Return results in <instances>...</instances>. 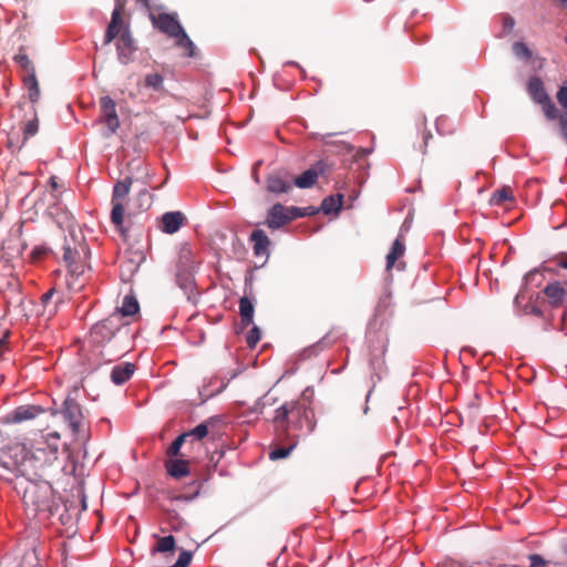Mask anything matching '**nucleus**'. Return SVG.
Segmentation results:
<instances>
[{
	"label": "nucleus",
	"mask_w": 567,
	"mask_h": 567,
	"mask_svg": "<svg viewBox=\"0 0 567 567\" xmlns=\"http://www.w3.org/2000/svg\"><path fill=\"white\" fill-rule=\"evenodd\" d=\"M128 323L118 313H112L91 328V339L96 346V354L104 361H113L128 351Z\"/></svg>",
	"instance_id": "1"
},
{
	"label": "nucleus",
	"mask_w": 567,
	"mask_h": 567,
	"mask_svg": "<svg viewBox=\"0 0 567 567\" xmlns=\"http://www.w3.org/2000/svg\"><path fill=\"white\" fill-rule=\"evenodd\" d=\"M22 443L24 447L23 453H21V462H23L22 476H25L30 472L49 465L58 458L61 435L58 431H50L48 433H41L31 445L23 441Z\"/></svg>",
	"instance_id": "2"
},
{
	"label": "nucleus",
	"mask_w": 567,
	"mask_h": 567,
	"mask_svg": "<svg viewBox=\"0 0 567 567\" xmlns=\"http://www.w3.org/2000/svg\"><path fill=\"white\" fill-rule=\"evenodd\" d=\"M62 259L65 262L72 277H80L89 267L90 249L85 238L80 230L69 229V235L64 238L62 246Z\"/></svg>",
	"instance_id": "3"
},
{
	"label": "nucleus",
	"mask_w": 567,
	"mask_h": 567,
	"mask_svg": "<svg viewBox=\"0 0 567 567\" xmlns=\"http://www.w3.org/2000/svg\"><path fill=\"white\" fill-rule=\"evenodd\" d=\"M22 501L28 509L34 513H51L54 506L53 488L47 481L24 478L20 482Z\"/></svg>",
	"instance_id": "4"
},
{
	"label": "nucleus",
	"mask_w": 567,
	"mask_h": 567,
	"mask_svg": "<svg viewBox=\"0 0 567 567\" xmlns=\"http://www.w3.org/2000/svg\"><path fill=\"white\" fill-rule=\"evenodd\" d=\"M24 447L22 441L10 440L0 431V477L11 480L23 474L21 453Z\"/></svg>",
	"instance_id": "5"
},
{
	"label": "nucleus",
	"mask_w": 567,
	"mask_h": 567,
	"mask_svg": "<svg viewBox=\"0 0 567 567\" xmlns=\"http://www.w3.org/2000/svg\"><path fill=\"white\" fill-rule=\"evenodd\" d=\"M133 179L132 177H125L124 179L117 181L113 187V194H112V212H111V220L112 223L121 227L124 221V203L126 200V197L130 194L131 186H132Z\"/></svg>",
	"instance_id": "6"
},
{
	"label": "nucleus",
	"mask_w": 567,
	"mask_h": 567,
	"mask_svg": "<svg viewBox=\"0 0 567 567\" xmlns=\"http://www.w3.org/2000/svg\"><path fill=\"white\" fill-rule=\"evenodd\" d=\"M195 266L194 251L187 244L182 245L177 260V281L184 289L192 287V271Z\"/></svg>",
	"instance_id": "7"
},
{
	"label": "nucleus",
	"mask_w": 567,
	"mask_h": 567,
	"mask_svg": "<svg viewBox=\"0 0 567 567\" xmlns=\"http://www.w3.org/2000/svg\"><path fill=\"white\" fill-rule=\"evenodd\" d=\"M150 19L154 28L171 38L177 37L178 33H182L183 27L178 22L176 13H151Z\"/></svg>",
	"instance_id": "8"
},
{
	"label": "nucleus",
	"mask_w": 567,
	"mask_h": 567,
	"mask_svg": "<svg viewBox=\"0 0 567 567\" xmlns=\"http://www.w3.org/2000/svg\"><path fill=\"white\" fill-rule=\"evenodd\" d=\"M101 106V121L105 123L107 127L106 136H111L116 133L120 127V120L116 112V104L110 96H102L100 99Z\"/></svg>",
	"instance_id": "9"
},
{
	"label": "nucleus",
	"mask_w": 567,
	"mask_h": 567,
	"mask_svg": "<svg viewBox=\"0 0 567 567\" xmlns=\"http://www.w3.org/2000/svg\"><path fill=\"white\" fill-rule=\"evenodd\" d=\"M43 412V409L37 404L20 405L3 416V423L18 424L35 419Z\"/></svg>",
	"instance_id": "10"
},
{
	"label": "nucleus",
	"mask_w": 567,
	"mask_h": 567,
	"mask_svg": "<svg viewBox=\"0 0 567 567\" xmlns=\"http://www.w3.org/2000/svg\"><path fill=\"white\" fill-rule=\"evenodd\" d=\"M125 31L131 32L130 24L125 22L123 13H118V11H113L111 21L105 31L103 44L109 45L114 39L125 33Z\"/></svg>",
	"instance_id": "11"
},
{
	"label": "nucleus",
	"mask_w": 567,
	"mask_h": 567,
	"mask_svg": "<svg viewBox=\"0 0 567 567\" xmlns=\"http://www.w3.org/2000/svg\"><path fill=\"white\" fill-rule=\"evenodd\" d=\"M61 400L63 405L62 413L75 432L79 430L83 417L81 406L74 399L70 398V395H63Z\"/></svg>",
	"instance_id": "12"
},
{
	"label": "nucleus",
	"mask_w": 567,
	"mask_h": 567,
	"mask_svg": "<svg viewBox=\"0 0 567 567\" xmlns=\"http://www.w3.org/2000/svg\"><path fill=\"white\" fill-rule=\"evenodd\" d=\"M116 41V51H117V58L118 61L122 64H128L133 61V55L137 50V47L135 45V41L132 37L131 32L123 33L121 37H117Z\"/></svg>",
	"instance_id": "13"
},
{
	"label": "nucleus",
	"mask_w": 567,
	"mask_h": 567,
	"mask_svg": "<svg viewBox=\"0 0 567 567\" xmlns=\"http://www.w3.org/2000/svg\"><path fill=\"white\" fill-rule=\"evenodd\" d=\"M544 293L549 305L554 308L561 307L567 302V289L558 281L548 284L544 289Z\"/></svg>",
	"instance_id": "14"
},
{
	"label": "nucleus",
	"mask_w": 567,
	"mask_h": 567,
	"mask_svg": "<svg viewBox=\"0 0 567 567\" xmlns=\"http://www.w3.org/2000/svg\"><path fill=\"white\" fill-rule=\"evenodd\" d=\"M288 223H290L289 214L286 212V208L281 204H275L269 209L267 219L265 221V224L271 229L280 228Z\"/></svg>",
	"instance_id": "15"
},
{
	"label": "nucleus",
	"mask_w": 567,
	"mask_h": 567,
	"mask_svg": "<svg viewBox=\"0 0 567 567\" xmlns=\"http://www.w3.org/2000/svg\"><path fill=\"white\" fill-rule=\"evenodd\" d=\"M135 370H136V367L133 363H130V362L120 363L112 368L110 378L116 386H121V385L125 384L132 378Z\"/></svg>",
	"instance_id": "16"
},
{
	"label": "nucleus",
	"mask_w": 567,
	"mask_h": 567,
	"mask_svg": "<svg viewBox=\"0 0 567 567\" xmlns=\"http://www.w3.org/2000/svg\"><path fill=\"white\" fill-rule=\"evenodd\" d=\"M185 220L186 217L182 212L165 213L161 218V229L166 234H174L185 224Z\"/></svg>",
	"instance_id": "17"
},
{
	"label": "nucleus",
	"mask_w": 567,
	"mask_h": 567,
	"mask_svg": "<svg viewBox=\"0 0 567 567\" xmlns=\"http://www.w3.org/2000/svg\"><path fill=\"white\" fill-rule=\"evenodd\" d=\"M405 238L403 235H399L393 241L390 251L386 255L385 270L389 272L395 266V262L402 258L405 254Z\"/></svg>",
	"instance_id": "18"
},
{
	"label": "nucleus",
	"mask_w": 567,
	"mask_h": 567,
	"mask_svg": "<svg viewBox=\"0 0 567 567\" xmlns=\"http://www.w3.org/2000/svg\"><path fill=\"white\" fill-rule=\"evenodd\" d=\"M267 190L274 194L288 193L291 189V179L279 173L269 175L266 179Z\"/></svg>",
	"instance_id": "19"
},
{
	"label": "nucleus",
	"mask_w": 567,
	"mask_h": 567,
	"mask_svg": "<svg viewBox=\"0 0 567 567\" xmlns=\"http://www.w3.org/2000/svg\"><path fill=\"white\" fill-rule=\"evenodd\" d=\"M250 241L254 244V254L256 256H266L268 255V249L270 246V239L266 235V233L261 229H255L250 235Z\"/></svg>",
	"instance_id": "20"
},
{
	"label": "nucleus",
	"mask_w": 567,
	"mask_h": 567,
	"mask_svg": "<svg viewBox=\"0 0 567 567\" xmlns=\"http://www.w3.org/2000/svg\"><path fill=\"white\" fill-rule=\"evenodd\" d=\"M527 92L537 104L546 101L549 97L545 91L543 81L538 76H533L529 79L527 83Z\"/></svg>",
	"instance_id": "21"
},
{
	"label": "nucleus",
	"mask_w": 567,
	"mask_h": 567,
	"mask_svg": "<svg viewBox=\"0 0 567 567\" xmlns=\"http://www.w3.org/2000/svg\"><path fill=\"white\" fill-rule=\"evenodd\" d=\"M140 311V305L135 296L127 295L123 298L122 306L116 309L113 313H118L121 320L123 317H131L137 315Z\"/></svg>",
	"instance_id": "22"
},
{
	"label": "nucleus",
	"mask_w": 567,
	"mask_h": 567,
	"mask_svg": "<svg viewBox=\"0 0 567 567\" xmlns=\"http://www.w3.org/2000/svg\"><path fill=\"white\" fill-rule=\"evenodd\" d=\"M254 311L255 307L251 300L244 296L239 300V315H240V323L243 328H246L254 322Z\"/></svg>",
	"instance_id": "23"
},
{
	"label": "nucleus",
	"mask_w": 567,
	"mask_h": 567,
	"mask_svg": "<svg viewBox=\"0 0 567 567\" xmlns=\"http://www.w3.org/2000/svg\"><path fill=\"white\" fill-rule=\"evenodd\" d=\"M168 474L175 478H182L189 474V463L186 460L176 458L166 463Z\"/></svg>",
	"instance_id": "24"
},
{
	"label": "nucleus",
	"mask_w": 567,
	"mask_h": 567,
	"mask_svg": "<svg viewBox=\"0 0 567 567\" xmlns=\"http://www.w3.org/2000/svg\"><path fill=\"white\" fill-rule=\"evenodd\" d=\"M507 202H514V193L509 186H504L497 190H495L489 199V204L493 206H502Z\"/></svg>",
	"instance_id": "25"
},
{
	"label": "nucleus",
	"mask_w": 567,
	"mask_h": 567,
	"mask_svg": "<svg viewBox=\"0 0 567 567\" xmlns=\"http://www.w3.org/2000/svg\"><path fill=\"white\" fill-rule=\"evenodd\" d=\"M24 85L29 91V99L32 103L38 102L40 97V86L35 76L34 66L31 65V72L24 78Z\"/></svg>",
	"instance_id": "26"
},
{
	"label": "nucleus",
	"mask_w": 567,
	"mask_h": 567,
	"mask_svg": "<svg viewBox=\"0 0 567 567\" xmlns=\"http://www.w3.org/2000/svg\"><path fill=\"white\" fill-rule=\"evenodd\" d=\"M343 195L337 194L326 197L322 203L320 209L329 215L331 213H338L342 207Z\"/></svg>",
	"instance_id": "27"
},
{
	"label": "nucleus",
	"mask_w": 567,
	"mask_h": 567,
	"mask_svg": "<svg viewBox=\"0 0 567 567\" xmlns=\"http://www.w3.org/2000/svg\"><path fill=\"white\" fill-rule=\"evenodd\" d=\"M215 424L216 417H210L195 426L193 430L185 432L184 434H187V437L193 436L197 440H203L207 436L209 427L214 426Z\"/></svg>",
	"instance_id": "28"
},
{
	"label": "nucleus",
	"mask_w": 567,
	"mask_h": 567,
	"mask_svg": "<svg viewBox=\"0 0 567 567\" xmlns=\"http://www.w3.org/2000/svg\"><path fill=\"white\" fill-rule=\"evenodd\" d=\"M318 178V172L313 168L307 169L293 179V184L299 188H308L315 185Z\"/></svg>",
	"instance_id": "29"
},
{
	"label": "nucleus",
	"mask_w": 567,
	"mask_h": 567,
	"mask_svg": "<svg viewBox=\"0 0 567 567\" xmlns=\"http://www.w3.org/2000/svg\"><path fill=\"white\" fill-rule=\"evenodd\" d=\"M30 109L32 113V118L28 120L22 127L24 140L34 136L39 131V118L37 114V109L34 106H31Z\"/></svg>",
	"instance_id": "30"
},
{
	"label": "nucleus",
	"mask_w": 567,
	"mask_h": 567,
	"mask_svg": "<svg viewBox=\"0 0 567 567\" xmlns=\"http://www.w3.org/2000/svg\"><path fill=\"white\" fill-rule=\"evenodd\" d=\"M174 39L176 40V44L187 52L188 56L194 55L195 45L184 29H182V33H178V35L174 37Z\"/></svg>",
	"instance_id": "31"
},
{
	"label": "nucleus",
	"mask_w": 567,
	"mask_h": 567,
	"mask_svg": "<svg viewBox=\"0 0 567 567\" xmlns=\"http://www.w3.org/2000/svg\"><path fill=\"white\" fill-rule=\"evenodd\" d=\"M299 405L295 402L285 403L276 410V421H285L290 412L297 410Z\"/></svg>",
	"instance_id": "32"
},
{
	"label": "nucleus",
	"mask_w": 567,
	"mask_h": 567,
	"mask_svg": "<svg viewBox=\"0 0 567 567\" xmlns=\"http://www.w3.org/2000/svg\"><path fill=\"white\" fill-rule=\"evenodd\" d=\"M174 548H175V538L172 535H168V536L159 538L155 550L159 551V553H168V551H173Z\"/></svg>",
	"instance_id": "33"
},
{
	"label": "nucleus",
	"mask_w": 567,
	"mask_h": 567,
	"mask_svg": "<svg viewBox=\"0 0 567 567\" xmlns=\"http://www.w3.org/2000/svg\"><path fill=\"white\" fill-rule=\"evenodd\" d=\"M513 52L518 59L527 61L532 58V51L524 42L520 41L513 44Z\"/></svg>",
	"instance_id": "34"
},
{
	"label": "nucleus",
	"mask_w": 567,
	"mask_h": 567,
	"mask_svg": "<svg viewBox=\"0 0 567 567\" xmlns=\"http://www.w3.org/2000/svg\"><path fill=\"white\" fill-rule=\"evenodd\" d=\"M164 79L158 73H150L145 76V85L147 87H152L155 91H159L163 89Z\"/></svg>",
	"instance_id": "35"
},
{
	"label": "nucleus",
	"mask_w": 567,
	"mask_h": 567,
	"mask_svg": "<svg viewBox=\"0 0 567 567\" xmlns=\"http://www.w3.org/2000/svg\"><path fill=\"white\" fill-rule=\"evenodd\" d=\"M539 104L543 106L544 114L548 120H556L558 117V110L550 97Z\"/></svg>",
	"instance_id": "36"
},
{
	"label": "nucleus",
	"mask_w": 567,
	"mask_h": 567,
	"mask_svg": "<svg viewBox=\"0 0 567 567\" xmlns=\"http://www.w3.org/2000/svg\"><path fill=\"white\" fill-rule=\"evenodd\" d=\"M261 338V331L257 326H252L246 337V342L249 348H255Z\"/></svg>",
	"instance_id": "37"
},
{
	"label": "nucleus",
	"mask_w": 567,
	"mask_h": 567,
	"mask_svg": "<svg viewBox=\"0 0 567 567\" xmlns=\"http://www.w3.org/2000/svg\"><path fill=\"white\" fill-rule=\"evenodd\" d=\"M186 439H187V434L182 433L181 435H178V436L173 441V443L171 444V446L168 447V451H167V452H168V454H169L171 456H176V455L179 453V451H181V449H182L183 444L185 443Z\"/></svg>",
	"instance_id": "38"
},
{
	"label": "nucleus",
	"mask_w": 567,
	"mask_h": 567,
	"mask_svg": "<svg viewBox=\"0 0 567 567\" xmlns=\"http://www.w3.org/2000/svg\"><path fill=\"white\" fill-rule=\"evenodd\" d=\"M295 445H290L289 447H278L270 452L269 457L272 461L281 460L287 457L291 451L293 450Z\"/></svg>",
	"instance_id": "39"
},
{
	"label": "nucleus",
	"mask_w": 567,
	"mask_h": 567,
	"mask_svg": "<svg viewBox=\"0 0 567 567\" xmlns=\"http://www.w3.org/2000/svg\"><path fill=\"white\" fill-rule=\"evenodd\" d=\"M136 199L141 202V210H146L152 205V197L147 190L140 192Z\"/></svg>",
	"instance_id": "40"
},
{
	"label": "nucleus",
	"mask_w": 567,
	"mask_h": 567,
	"mask_svg": "<svg viewBox=\"0 0 567 567\" xmlns=\"http://www.w3.org/2000/svg\"><path fill=\"white\" fill-rule=\"evenodd\" d=\"M190 560L192 554L189 551L183 550L174 565L175 567H187Z\"/></svg>",
	"instance_id": "41"
},
{
	"label": "nucleus",
	"mask_w": 567,
	"mask_h": 567,
	"mask_svg": "<svg viewBox=\"0 0 567 567\" xmlns=\"http://www.w3.org/2000/svg\"><path fill=\"white\" fill-rule=\"evenodd\" d=\"M286 212L289 214V220L290 221L296 219V218L305 217L306 216V209L305 208L290 207V208H286Z\"/></svg>",
	"instance_id": "42"
},
{
	"label": "nucleus",
	"mask_w": 567,
	"mask_h": 567,
	"mask_svg": "<svg viewBox=\"0 0 567 567\" xmlns=\"http://www.w3.org/2000/svg\"><path fill=\"white\" fill-rule=\"evenodd\" d=\"M556 97H557L558 103L563 107L567 109V86L566 85L560 86V89L558 90V92L556 94Z\"/></svg>",
	"instance_id": "43"
},
{
	"label": "nucleus",
	"mask_w": 567,
	"mask_h": 567,
	"mask_svg": "<svg viewBox=\"0 0 567 567\" xmlns=\"http://www.w3.org/2000/svg\"><path fill=\"white\" fill-rule=\"evenodd\" d=\"M515 27V20L511 16L503 17V29L506 32H512Z\"/></svg>",
	"instance_id": "44"
},
{
	"label": "nucleus",
	"mask_w": 567,
	"mask_h": 567,
	"mask_svg": "<svg viewBox=\"0 0 567 567\" xmlns=\"http://www.w3.org/2000/svg\"><path fill=\"white\" fill-rule=\"evenodd\" d=\"M559 127L563 137L567 141V112L559 116Z\"/></svg>",
	"instance_id": "45"
},
{
	"label": "nucleus",
	"mask_w": 567,
	"mask_h": 567,
	"mask_svg": "<svg viewBox=\"0 0 567 567\" xmlns=\"http://www.w3.org/2000/svg\"><path fill=\"white\" fill-rule=\"evenodd\" d=\"M530 567H542L545 565V560L537 554L529 556Z\"/></svg>",
	"instance_id": "46"
},
{
	"label": "nucleus",
	"mask_w": 567,
	"mask_h": 567,
	"mask_svg": "<svg viewBox=\"0 0 567 567\" xmlns=\"http://www.w3.org/2000/svg\"><path fill=\"white\" fill-rule=\"evenodd\" d=\"M55 293V289L52 288L50 289L49 291H47L45 293L42 295L41 297V302L44 307H47V305L49 303V301L52 299L53 295Z\"/></svg>",
	"instance_id": "47"
},
{
	"label": "nucleus",
	"mask_w": 567,
	"mask_h": 567,
	"mask_svg": "<svg viewBox=\"0 0 567 567\" xmlns=\"http://www.w3.org/2000/svg\"><path fill=\"white\" fill-rule=\"evenodd\" d=\"M19 60L29 74L31 72V65H33L30 59L27 55H21L19 56Z\"/></svg>",
	"instance_id": "48"
},
{
	"label": "nucleus",
	"mask_w": 567,
	"mask_h": 567,
	"mask_svg": "<svg viewBox=\"0 0 567 567\" xmlns=\"http://www.w3.org/2000/svg\"><path fill=\"white\" fill-rule=\"evenodd\" d=\"M126 0H115V6L113 11H118V13H124Z\"/></svg>",
	"instance_id": "49"
},
{
	"label": "nucleus",
	"mask_w": 567,
	"mask_h": 567,
	"mask_svg": "<svg viewBox=\"0 0 567 567\" xmlns=\"http://www.w3.org/2000/svg\"><path fill=\"white\" fill-rule=\"evenodd\" d=\"M557 265L560 268L567 269V254H561L556 258Z\"/></svg>",
	"instance_id": "50"
},
{
	"label": "nucleus",
	"mask_w": 567,
	"mask_h": 567,
	"mask_svg": "<svg viewBox=\"0 0 567 567\" xmlns=\"http://www.w3.org/2000/svg\"><path fill=\"white\" fill-rule=\"evenodd\" d=\"M7 337H8V333H6L3 337H0V357L3 354V352L7 349V342H6Z\"/></svg>",
	"instance_id": "51"
},
{
	"label": "nucleus",
	"mask_w": 567,
	"mask_h": 567,
	"mask_svg": "<svg viewBox=\"0 0 567 567\" xmlns=\"http://www.w3.org/2000/svg\"><path fill=\"white\" fill-rule=\"evenodd\" d=\"M492 384H489V382L485 379H481L476 384L475 386L476 388H480V386H491Z\"/></svg>",
	"instance_id": "52"
},
{
	"label": "nucleus",
	"mask_w": 567,
	"mask_h": 567,
	"mask_svg": "<svg viewBox=\"0 0 567 567\" xmlns=\"http://www.w3.org/2000/svg\"><path fill=\"white\" fill-rule=\"evenodd\" d=\"M136 2L141 3L144 8L150 9V0H136Z\"/></svg>",
	"instance_id": "53"
},
{
	"label": "nucleus",
	"mask_w": 567,
	"mask_h": 567,
	"mask_svg": "<svg viewBox=\"0 0 567 567\" xmlns=\"http://www.w3.org/2000/svg\"><path fill=\"white\" fill-rule=\"evenodd\" d=\"M305 209H306V216L313 215L317 213V209H315L313 207H307Z\"/></svg>",
	"instance_id": "54"
},
{
	"label": "nucleus",
	"mask_w": 567,
	"mask_h": 567,
	"mask_svg": "<svg viewBox=\"0 0 567 567\" xmlns=\"http://www.w3.org/2000/svg\"><path fill=\"white\" fill-rule=\"evenodd\" d=\"M50 184H51V186H52L53 188H58V183H56V181H55V177H51V178H50Z\"/></svg>",
	"instance_id": "55"
},
{
	"label": "nucleus",
	"mask_w": 567,
	"mask_h": 567,
	"mask_svg": "<svg viewBox=\"0 0 567 567\" xmlns=\"http://www.w3.org/2000/svg\"><path fill=\"white\" fill-rule=\"evenodd\" d=\"M431 136H432V135H431V133H427V134H424V135H423V138H424V147H426V145H427V140H429Z\"/></svg>",
	"instance_id": "56"
},
{
	"label": "nucleus",
	"mask_w": 567,
	"mask_h": 567,
	"mask_svg": "<svg viewBox=\"0 0 567 567\" xmlns=\"http://www.w3.org/2000/svg\"><path fill=\"white\" fill-rule=\"evenodd\" d=\"M259 405H260V402H257L256 408L254 409V412H256V413H258V412H259V413H262V409H261V408H259Z\"/></svg>",
	"instance_id": "57"
},
{
	"label": "nucleus",
	"mask_w": 567,
	"mask_h": 567,
	"mask_svg": "<svg viewBox=\"0 0 567 567\" xmlns=\"http://www.w3.org/2000/svg\"><path fill=\"white\" fill-rule=\"evenodd\" d=\"M404 265H405L404 262H399V265H398V269H403V268H404Z\"/></svg>",
	"instance_id": "58"
},
{
	"label": "nucleus",
	"mask_w": 567,
	"mask_h": 567,
	"mask_svg": "<svg viewBox=\"0 0 567 567\" xmlns=\"http://www.w3.org/2000/svg\"><path fill=\"white\" fill-rule=\"evenodd\" d=\"M226 386H227V383L221 382V384H220V386H219V390H223V389H224V388H226Z\"/></svg>",
	"instance_id": "59"
},
{
	"label": "nucleus",
	"mask_w": 567,
	"mask_h": 567,
	"mask_svg": "<svg viewBox=\"0 0 567 567\" xmlns=\"http://www.w3.org/2000/svg\"><path fill=\"white\" fill-rule=\"evenodd\" d=\"M17 109H18L19 111H21V110L23 109V105H22V104H19V105L17 106Z\"/></svg>",
	"instance_id": "60"
},
{
	"label": "nucleus",
	"mask_w": 567,
	"mask_h": 567,
	"mask_svg": "<svg viewBox=\"0 0 567 567\" xmlns=\"http://www.w3.org/2000/svg\"><path fill=\"white\" fill-rule=\"evenodd\" d=\"M207 399H208V396H206L205 399H203V400L200 401V403H205V401H206Z\"/></svg>",
	"instance_id": "61"
},
{
	"label": "nucleus",
	"mask_w": 567,
	"mask_h": 567,
	"mask_svg": "<svg viewBox=\"0 0 567 567\" xmlns=\"http://www.w3.org/2000/svg\"><path fill=\"white\" fill-rule=\"evenodd\" d=\"M560 1H561L563 3H566V2H567V0H560Z\"/></svg>",
	"instance_id": "62"
},
{
	"label": "nucleus",
	"mask_w": 567,
	"mask_h": 567,
	"mask_svg": "<svg viewBox=\"0 0 567 567\" xmlns=\"http://www.w3.org/2000/svg\"><path fill=\"white\" fill-rule=\"evenodd\" d=\"M33 567H39L38 565H34Z\"/></svg>",
	"instance_id": "63"
}]
</instances>
